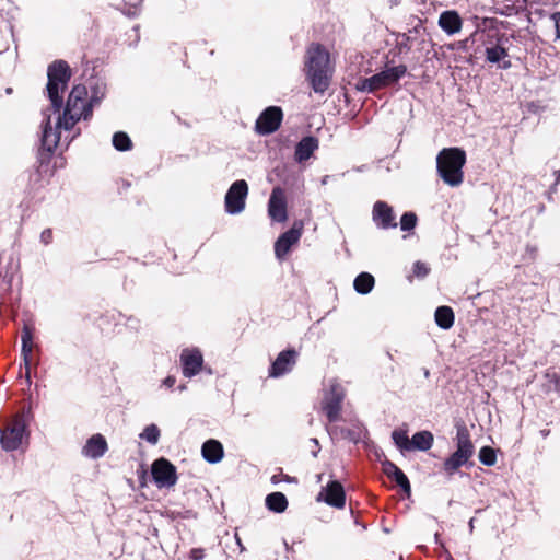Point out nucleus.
Wrapping results in <instances>:
<instances>
[{
	"mask_svg": "<svg viewBox=\"0 0 560 560\" xmlns=\"http://www.w3.org/2000/svg\"><path fill=\"white\" fill-rule=\"evenodd\" d=\"M58 117L55 127L51 126L50 115H47L43 128L42 145L51 153L61 142V129L70 131L80 120H89L93 114V106L88 100V88L74 85L68 96L63 114L56 112Z\"/></svg>",
	"mask_w": 560,
	"mask_h": 560,
	"instance_id": "nucleus-1",
	"label": "nucleus"
},
{
	"mask_svg": "<svg viewBox=\"0 0 560 560\" xmlns=\"http://www.w3.org/2000/svg\"><path fill=\"white\" fill-rule=\"evenodd\" d=\"M306 74L316 93H324L330 82L329 55L320 45H312L306 52Z\"/></svg>",
	"mask_w": 560,
	"mask_h": 560,
	"instance_id": "nucleus-2",
	"label": "nucleus"
},
{
	"mask_svg": "<svg viewBox=\"0 0 560 560\" xmlns=\"http://www.w3.org/2000/svg\"><path fill=\"white\" fill-rule=\"evenodd\" d=\"M466 153L459 148H444L436 156V172L440 178L451 187H458L464 180L463 167Z\"/></svg>",
	"mask_w": 560,
	"mask_h": 560,
	"instance_id": "nucleus-3",
	"label": "nucleus"
},
{
	"mask_svg": "<svg viewBox=\"0 0 560 560\" xmlns=\"http://www.w3.org/2000/svg\"><path fill=\"white\" fill-rule=\"evenodd\" d=\"M47 94L54 112H59L63 105L62 93L71 78V70L63 60H56L49 65L47 70Z\"/></svg>",
	"mask_w": 560,
	"mask_h": 560,
	"instance_id": "nucleus-4",
	"label": "nucleus"
},
{
	"mask_svg": "<svg viewBox=\"0 0 560 560\" xmlns=\"http://www.w3.org/2000/svg\"><path fill=\"white\" fill-rule=\"evenodd\" d=\"M474 455V445L466 427H459L456 434V451L443 463V470L453 476Z\"/></svg>",
	"mask_w": 560,
	"mask_h": 560,
	"instance_id": "nucleus-5",
	"label": "nucleus"
},
{
	"mask_svg": "<svg viewBox=\"0 0 560 560\" xmlns=\"http://www.w3.org/2000/svg\"><path fill=\"white\" fill-rule=\"evenodd\" d=\"M28 439L27 421L23 413L14 416L12 422L4 429L0 428V444L7 452L16 451Z\"/></svg>",
	"mask_w": 560,
	"mask_h": 560,
	"instance_id": "nucleus-6",
	"label": "nucleus"
},
{
	"mask_svg": "<svg viewBox=\"0 0 560 560\" xmlns=\"http://www.w3.org/2000/svg\"><path fill=\"white\" fill-rule=\"evenodd\" d=\"M406 72L407 67L404 65L387 68L370 78L359 80L357 89L361 92L371 93L396 83Z\"/></svg>",
	"mask_w": 560,
	"mask_h": 560,
	"instance_id": "nucleus-7",
	"label": "nucleus"
},
{
	"mask_svg": "<svg viewBox=\"0 0 560 560\" xmlns=\"http://www.w3.org/2000/svg\"><path fill=\"white\" fill-rule=\"evenodd\" d=\"M248 195V185L246 180H235L228 189L224 197V208L226 213L235 215L244 211L246 198Z\"/></svg>",
	"mask_w": 560,
	"mask_h": 560,
	"instance_id": "nucleus-8",
	"label": "nucleus"
},
{
	"mask_svg": "<svg viewBox=\"0 0 560 560\" xmlns=\"http://www.w3.org/2000/svg\"><path fill=\"white\" fill-rule=\"evenodd\" d=\"M343 398L345 390L342 386L337 382H332L323 399V410L329 422H336L339 419Z\"/></svg>",
	"mask_w": 560,
	"mask_h": 560,
	"instance_id": "nucleus-9",
	"label": "nucleus"
},
{
	"mask_svg": "<svg viewBox=\"0 0 560 560\" xmlns=\"http://www.w3.org/2000/svg\"><path fill=\"white\" fill-rule=\"evenodd\" d=\"M152 477L159 488L173 487L177 481L175 466L165 458H159L153 462L151 468Z\"/></svg>",
	"mask_w": 560,
	"mask_h": 560,
	"instance_id": "nucleus-10",
	"label": "nucleus"
},
{
	"mask_svg": "<svg viewBox=\"0 0 560 560\" xmlns=\"http://www.w3.org/2000/svg\"><path fill=\"white\" fill-rule=\"evenodd\" d=\"M283 113L280 107H267L257 118L255 129L259 135H270L281 125Z\"/></svg>",
	"mask_w": 560,
	"mask_h": 560,
	"instance_id": "nucleus-11",
	"label": "nucleus"
},
{
	"mask_svg": "<svg viewBox=\"0 0 560 560\" xmlns=\"http://www.w3.org/2000/svg\"><path fill=\"white\" fill-rule=\"evenodd\" d=\"M183 375L191 378L200 373L203 365V355L198 348H185L180 353Z\"/></svg>",
	"mask_w": 560,
	"mask_h": 560,
	"instance_id": "nucleus-12",
	"label": "nucleus"
},
{
	"mask_svg": "<svg viewBox=\"0 0 560 560\" xmlns=\"http://www.w3.org/2000/svg\"><path fill=\"white\" fill-rule=\"evenodd\" d=\"M302 235V223L295 222L293 226L281 234L275 243V255L278 259H283L291 247L296 244Z\"/></svg>",
	"mask_w": 560,
	"mask_h": 560,
	"instance_id": "nucleus-13",
	"label": "nucleus"
},
{
	"mask_svg": "<svg viewBox=\"0 0 560 560\" xmlns=\"http://www.w3.org/2000/svg\"><path fill=\"white\" fill-rule=\"evenodd\" d=\"M372 219L378 229L396 228V217L393 208L385 201H376L372 210Z\"/></svg>",
	"mask_w": 560,
	"mask_h": 560,
	"instance_id": "nucleus-14",
	"label": "nucleus"
},
{
	"mask_svg": "<svg viewBox=\"0 0 560 560\" xmlns=\"http://www.w3.org/2000/svg\"><path fill=\"white\" fill-rule=\"evenodd\" d=\"M268 213L273 221L284 222L288 218L287 202L283 190L279 187L273 188L268 202Z\"/></svg>",
	"mask_w": 560,
	"mask_h": 560,
	"instance_id": "nucleus-15",
	"label": "nucleus"
},
{
	"mask_svg": "<svg viewBox=\"0 0 560 560\" xmlns=\"http://www.w3.org/2000/svg\"><path fill=\"white\" fill-rule=\"evenodd\" d=\"M324 495V501L334 508L342 509L346 503V494L342 485L339 481H330L323 491L318 494L317 500L320 501Z\"/></svg>",
	"mask_w": 560,
	"mask_h": 560,
	"instance_id": "nucleus-16",
	"label": "nucleus"
},
{
	"mask_svg": "<svg viewBox=\"0 0 560 560\" xmlns=\"http://www.w3.org/2000/svg\"><path fill=\"white\" fill-rule=\"evenodd\" d=\"M296 351L284 350L278 354L269 370V376L279 377L290 372L295 364Z\"/></svg>",
	"mask_w": 560,
	"mask_h": 560,
	"instance_id": "nucleus-17",
	"label": "nucleus"
},
{
	"mask_svg": "<svg viewBox=\"0 0 560 560\" xmlns=\"http://www.w3.org/2000/svg\"><path fill=\"white\" fill-rule=\"evenodd\" d=\"M108 450L105 438L97 433L92 435L82 447L81 454L91 459L101 458Z\"/></svg>",
	"mask_w": 560,
	"mask_h": 560,
	"instance_id": "nucleus-18",
	"label": "nucleus"
},
{
	"mask_svg": "<svg viewBox=\"0 0 560 560\" xmlns=\"http://www.w3.org/2000/svg\"><path fill=\"white\" fill-rule=\"evenodd\" d=\"M438 24L443 32L451 36L460 32L463 21L457 11L447 10L440 14Z\"/></svg>",
	"mask_w": 560,
	"mask_h": 560,
	"instance_id": "nucleus-19",
	"label": "nucleus"
},
{
	"mask_svg": "<svg viewBox=\"0 0 560 560\" xmlns=\"http://www.w3.org/2000/svg\"><path fill=\"white\" fill-rule=\"evenodd\" d=\"M318 148V140L314 137H304L295 147L294 158L301 163L308 160Z\"/></svg>",
	"mask_w": 560,
	"mask_h": 560,
	"instance_id": "nucleus-20",
	"label": "nucleus"
},
{
	"mask_svg": "<svg viewBox=\"0 0 560 560\" xmlns=\"http://www.w3.org/2000/svg\"><path fill=\"white\" fill-rule=\"evenodd\" d=\"M202 457L210 464L219 463L224 455L222 444L217 440H208L202 444L201 447Z\"/></svg>",
	"mask_w": 560,
	"mask_h": 560,
	"instance_id": "nucleus-21",
	"label": "nucleus"
},
{
	"mask_svg": "<svg viewBox=\"0 0 560 560\" xmlns=\"http://www.w3.org/2000/svg\"><path fill=\"white\" fill-rule=\"evenodd\" d=\"M33 351V330L30 326L25 325L21 332V355L24 366L31 365Z\"/></svg>",
	"mask_w": 560,
	"mask_h": 560,
	"instance_id": "nucleus-22",
	"label": "nucleus"
},
{
	"mask_svg": "<svg viewBox=\"0 0 560 560\" xmlns=\"http://www.w3.org/2000/svg\"><path fill=\"white\" fill-rule=\"evenodd\" d=\"M90 97L88 98L92 106L98 105L106 95L107 85L100 78H93L89 82Z\"/></svg>",
	"mask_w": 560,
	"mask_h": 560,
	"instance_id": "nucleus-23",
	"label": "nucleus"
},
{
	"mask_svg": "<svg viewBox=\"0 0 560 560\" xmlns=\"http://www.w3.org/2000/svg\"><path fill=\"white\" fill-rule=\"evenodd\" d=\"M436 325L442 329H450L454 324V312L450 306H439L434 314Z\"/></svg>",
	"mask_w": 560,
	"mask_h": 560,
	"instance_id": "nucleus-24",
	"label": "nucleus"
},
{
	"mask_svg": "<svg viewBox=\"0 0 560 560\" xmlns=\"http://www.w3.org/2000/svg\"><path fill=\"white\" fill-rule=\"evenodd\" d=\"M374 277L369 272H361L353 281V288L359 294H368L374 288Z\"/></svg>",
	"mask_w": 560,
	"mask_h": 560,
	"instance_id": "nucleus-25",
	"label": "nucleus"
},
{
	"mask_svg": "<svg viewBox=\"0 0 560 560\" xmlns=\"http://www.w3.org/2000/svg\"><path fill=\"white\" fill-rule=\"evenodd\" d=\"M433 434L429 431H420L411 438V450L428 451L432 447Z\"/></svg>",
	"mask_w": 560,
	"mask_h": 560,
	"instance_id": "nucleus-26",
	"label": "nucleus"
},
{
	"mask_svg": "<svg viewBox=\"0 0 560 560\" xmlns=\"http://www.w3.org/2000/svg\"><path fill=\"white\" fill-rule=\"evenodd\" d=\"M266 506L276 513H282L288 508L287 497L282 492H272L266 497Z\"/></svg>",
	"mask_w": 560,
	"mask_h": 560,
	"instance_id": "nucleus-27",
	"label": "nucleus"
},
{
	"mask_svg": "<svg viewBox=\"0 0 560 560\" xmlns=\"http://www.w3.org/2000/svg\"><path fill=\"white\" fill-rule=\"evenodd\" d=\"M392 439L400 452L411 451V440L407 435V431L394 430Z\"/></svg>",
	"mask_w": 560,
	"mask_h": 560,
	"instance_id": "nucleus-28",
	"label": "nucleus"
},
{
	"mask_svg": "<svg viewBox=\"0 0 560 560\" xmlns=\"http://www.w3.org/2000/svg\"><path fill=\"white\" fill-rule=\"evenodd\" d=\"M113 145L118 151H128L132 147V142L126 132L118 131L113 136Z\"/></svg>",
	"mask_w": 560,
	"mask_h": 560,
	"instance_id": "nucleus-29",
	"label": "nucleus"
},
{
	"mask_svg": "<svg viewBox=\"0 0 560 560\" xmlns=\"http://www.w3.org/2000/svg\"><path fill=\"white\" fill-rule=\"evenodd\" d=\"M160 429L156 424L147 425L143 431L139 434V438L145 440L148 443L155 445L160 440Z\"/></svg>",
	"mask_w": 560,
	"mask_h": 560,
	"instance_id": "nucleus-30",
	"label": "nucleus"
},
{
	"mask_svg": "<svg viewBox=\"0 0 560 560\" xmlns=\"http://www.w3.org/2000/svg\"><path fill=\"white\" fill-rule=\"evenodd\" d=\"M389 478L395 480V482L401 488V490L407 495H410L411 486H410L409 479L407 478V476L400 468H398V470L395 471Z\"/></svg>",
	"mask_w": 560,
	"mask_h": 560,
	"instance_id": "nucleus-31",
	"label": "nucleus"
},
{
	"mask_svg": "<svg viewBox=\"0 0 560 560\" xmlns=\"http://www.w3.org/2000/svg\"><path fill=\"white\" fill-rule=\"evenodd\" d=\"M506 56V49L501 46L488 47L486 49L487 60L491 63H497Z\"/></svg>",
	"mask_w": 560,
	"mask_h": 560,
	"instance_id": "nucleus-32",
	"label": "nucleus"
},
{
	"mask_svg": "<svg viewBox=\"0 0 560 560\" xmlns=\"http://www.w3.org/2000/svg\"><path fill=\"white\" fill-rule=\"evenodd\" d=\"M479 460L486 466H493L497 463V455L492 447L483 446L479 451Z\"/></svg>",
	"mask_w": 560,
	"mask_h": 560,
	"instance_id": "nucleus-33",
	"label": "nucleus"
},
{
	"mask_svg": "<svg viewBox=\"0 0 560 560\" xmlns=\"http://www.w3.org/2000/svg\"><path fill=\"white\" fill-rule=\"evenodd\" d=\"M417 215L413 212H405L400 219V229L402 231H410L417 224Z\"/></svg>",
	"mask_w": 560,
	"mask_h": 560,
	"instance_id": "nucleus-34",
	"label": "nucleus"
},
{
	"mask_svg": "<svg viewBox=\"0 0 560 560\" xmlns=\"http://www.w3.org/2000/svg\"><path fill=\"white\" fill-rule=\"evenodd\" d=\"M413 273L418 278H423L429 273V268L427 267V265L424 262L416 261L413 264Z\"/></svg>",
	"mask_w": 560,
	"mask_h": 560,
	"instance_id": "nucleus-35",
	"label": "nucleus"
},
{
	"mask_svg": "<svg viewBox=\"0 0 560 560\" xmlns=\"http://www.w3.org/2000/svg\"><path fill=\"white\" fill-rule=\"evenodd\" d=\"M382 467L384 474L389 478L395 471L398 470V466H396L394 463H392L388 459H385L382 462Z\"/></svg>",
	"mask_w": 560,
	"mask_h": 560,
	"instance_id": "nucleus-36",
	"label": "nucleus"
},
{
	"mask_svg": "<svg viewBox=\"0 0 560 560\" xmlns=\"http://www.w3.org/2000/svg\"><path fill=\"white\" fill-rule=\"evenodd\" d=\"M52 230L51 229H45L42 231L39 235V241L43 245L47 246L52 242Z\"/></svg>",
	"mask_w": 560,
	"mask_h": 560,
	"instance_id": "nucleus-37",
	"label": "nucleus"
},
{
	"mask_svg": "<svg viewBox=\"0 0 560 560\" xmlns=\"http://www.w3.org/2000/svg\"><path fill=\"white\" fill-rule=\"evenodd\" d=\"M550 18L555 23L556 38L560 39V11L552 13Z\"/></svg>",
	"mask_w": 560,
	"mask_h": 560,
	"instance_id": "nucleus-38",
	"label": "nucleus"
},
{
	"mask_svg": "<svg viewBox=\"0 0 560 560\" xmlns=\"http://www.w3.org/2000/svg\"><path fill=\"white\" fill-rule=\"evenodd\" d=\"M203 557H205V551H203V549H200V548H194V549L190 551V559H191V560H201Z\"/></svg>",
	"mask_w": 560,
	"mask_h": 560,
	"instance_id": "nucleus-39",
	"label": "nucleus"
},
{
	"mask_svg": "<svg viewBox=\"0 0 560 560\" xmlns=\"http://www.w3.org/2000/svg\"><path fill=\"white\" fill-rule=\"evenodd\" d=\"M310 442H311L313 445H315V448H312V455H313L314 457H316V456H317V454H318V452H319V450H320V447H319V443H318V440H317V439H315V438H313V439H311V440H310Z\"/></svg>",
	"mask_w": 560,
	"mask_h": 560,
	"instance_id": "nucleus-40",
	"label": "nucleus"
},
{
	"mask_svg": "<svg viewBox=\"0 0 560 560\" xmlns=\"http://www.w3.org/2000/svg\"><path fill=\"white\" fill-rule=\"evenodd\" d=\"M547 377H551L555 382V388L558 389L560 387V376H558L556 373H547Z\"/></svg>",
	"mask_w": 560,
	"mask_h": 560,
	"instance_id": "nucleus-41",
	"label": "nucleus"
},
{
	"mask_svg": "<svg viewBox=\"0 0 560 560\" xmlns=\"http://www.w3.org/2000/svg\"><path fill=\"white\" fill-rule=\"evenodd\" d=\"M176 383V378L174 376H167L164 381H163V385L171 388L175 385Z\"/></svg>",
	"mask_w": 560,
	"mask_h": 560,
	"instance_id": "nucleus-42",
	"label": "nucleus"
},
{
	"mask_svg": "<svg viewBox=\"0 0 560 560\" xmlns=\"http://www.w3.org/2000/svg\"><path fill=\"white\" fill-rule=\"evenodd\" d=\"M25 368V380L28 385H31V365Z\"/></svg>",
	"mask_w": 560,
	"mask_h": 560,
	"instance_id": "nucleus-43",
	"label": "nucleus"
},
{
	"mask_svg": "<svg viewBox=\"0 0 560 560\" xmlns=\"http://www.w3.org/2000/svg\"><path fill=\"white\" fill-rule=\"evenodd\" d=\"M79 135V131L74 133L72 137H65L66 147Z\"/></svg>",
	"mask_w": 560,
	"mask_h": 560,
	"instance_id": "nucleus-44",
	"label": "nucleus"
},
{
	"mask_svg": "<svg viewBox=\"0 0 560 560\" xmlns=\"http://www.w3.org/2000/svg\"><path fill=\"white\" fill-rule=\"evenodd\" d=\"M235 540H236V544L240 546L241 551H243L245 548H244V546H243V544L241 541V538L238 537L237 534H235Z\"/></svg>",
	"mask_w": 560,
	"mask_h": 560,
	"instance_id": "nucleus-45",
	"label": "nucleus"
},
{
	"mask_svg": "<svg viewBox=\"0 0 560 560\" xmlns=\"http://www.w3.org/2000/svg\"><path fill=\"white\" fill-rule=\"evenodd\" d=\"M279 481H280V476H279V475H273V476L271 477V482H272V483H275V485H276V483H278Z\"/></svg>",
	"mask_w": 560,
	"mask_h": 560,
	"instance_id": "nucleus-46",
	"label": "nucleus"
},
{
	"mask_svg": "<svg viewBox=\"0 0 560 560\" xmlns=\"http://www.w3.org/2000/svg\"><path fill=\"white\" fill-rule=\"evenodd\" d=\"M469 528H470V532H472V529H474V518H471L469 521Z\"/></svg>",
	"mask_w": 560,
	"mask_h": 560,
	"instance_id": "nucleus-47",
	"label": "nucleus"
},
{
	"mask_svg": "<svg viewBox=\"0 0 560 560\" xmlns=\"http://www.w3.org/2000/svg\"><path fill=\"white\" fill-rule=\"evenodd\" d=\"M423 374H424V376H425V377H429V375H430L429 370H428V369H424V370H423Z\"/></svg>",
	"mask_w": 560,
	"mask_h": 560,
	"instance_id": "nucleus-48",
	"label": "nucleus"
},
{
	"mask_svg": "<svg viewBox=\"0 0 560 560\" xmlns=\"http://www.w3.org/2000/svg\"><path fill=\"white\" fill-rule=\"evenodd\" d=\"M178 389H179L180 392L185 390V389H186V385H180V386L178 387Z\"/></svg>",
	"mask_w": 560,
	"mask_h": 560,
	"instance_id": "nucleus-49",
	"label": "nucleus"
},
{
	"mask_svg": "<svg viewBox=\"0 0 560 560\" xmlns=\"http://www.w3.org/2000/svg\"><path fill=\"white\" fill-rule=\"evenodd\" d=\"M322 476H323L322 474H319V475L317 476L318 481H320V480H322Z\"/></svg>",
	"mask_w": 560,
	"mask_h": 560,
	"instance_id": "nucleus-50",
	"label": "nucleus"
},
{
	"mask_svg": "<svg viewBox=\"0 0 560 560\" xmlns=\"http://www.w3.org/2000/svg\"><path fill=\"white\" fill-rule=\"evenodd\" d=\"M143 0H137L138 3H141Z\"/></svg>",
	"mask_w": 560,
	"mask_h": 560,
	"instance_id": "nucleus-51",
	"label": "nucleus"
},
{
	"mask_svg": "<svg viewBox=\"0 0 560 560\" xmlns=\"http://www.w3.org/2000/svg\"><path fill=\"white\" fill-rule=\"evenodd\" d=\"M399 560H402V558L400 557V559H399Z\"/></svg>",
	"mask_w": 560,
	"mask_h": 560,
	"instance_id": "nucleus-52",
	"label": "nucleus"
}]
</instances>
